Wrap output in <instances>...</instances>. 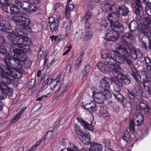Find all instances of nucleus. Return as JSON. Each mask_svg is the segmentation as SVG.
<instances>
[{
	"instance_id": "obj_64",
	"label": "nucleus",
	"mask_w": 151,
	"mask_h": 151,
	"mask_svg": "<svg viewBox=\"0 0 151 151\" xmlns=\"http://www.w3.org/2000/svg\"><path fill=\"white\" fill-rule=\"evenodd\" d=\"M146 5L148 9L151 8V0H147L146 2Z\"/></svg>"
},
{
	"instance_id": "obj_4",
	"label": "nucleus",
	"mask_w": 151,
	"mask_h": 151,
	"mask_svg": "<svg viewBox=\"0 0 151 151\" xmlns=\"http://www.w3.org/2000/svg\"><path fill=\"white\" fill-rule=\"evenodd\" d=\"M8 56L17 63L19 69L22 68V65L20 62L25 61L27 60V55L22 53L20 50L11 46L10 50L8 52Z\"/></svg>"
},
{
	"instance_id": "obj_51",
	"label": "nucleus",
	"mask_w": 151,
	"mask_h": 151,
	"mask_svg": "<svg viewBox=\"0 0 151 151\" xmlns=\"http://www.w3.org/2000/svg\"><path fill=\"white\" fill-rule=\"evenodd\" d=\"M0 53L4 55L7 54V51L5 47L3 45H0Z\"/></svg>"
},
{
	"instance_id": "obj_35",
	"label": "nucleus",
	"mask_w": 151,
	"mask_h": 151,
	"mask_svg": "<svg viewBox=\"0 0 151 151\" xmlns=\"http://www.w3.org/2000/svg\"><path fill=\"white\" fill-rule=\"evenodd\" d=\"M21 1V0L20 1ZM20 4V7L26 12H28L31 4L26 1H24L19 3Z\"/></svg>"
},
{
	"instance_id": "obj_41",
	"label": "nucleus",
	"mask_w": 151,
	"mask_h": 151,
	"mask_svg": "<svg viewBox=\"0 0 151 151\" xmlns=\"http://www.w3.org/2000/svg\"><path fill=\"white\" fill-rule=\"evenodd\" d=\"M83 35V30L81 29H79L76 33L75 35V38L77 40H79L82 38Z\"/></svg>"
},
{
	"instance_id": "obj_6",
	"label": "nucleus",
	"mask_w": 151,
	"mask_h": 151,
	"mask_svg": "<svg viewBox=\"0 0 151 151\" xmlns=\"http://www.w3.org/2000/svg\"><path fill=\"white\" fill-rule=\"evenodd\" d=\"M21 0H0L1 8L4 11L7 12H11L12 4H18Z\"/></svg>"
},
{
	"instance_id": "obj_56",
	"label": "nucleus",
	"mask_w": 151,
	"mask_h": 151,
	"mask_svg": "<svg viewBox=\"0 0 151 151\" xmlns=\"http://www.w3.org/2000/svg\"><path fill=\"white\" fill-rule=\"evenodd\" d=\"M145 60L146 63V65L147 68V67H148V66L151 65V61L148 57H146L145 58Z\"/></svg>"
},
{
	"instance_id": "obj_45",
	"label": "nucleus",
	"mask_w": 151,
	"mask_h": 151,
	"mask_svg": "<svg viewBox=\"0 0 151 151\" xmlns=\"http://www.w3.org/2000/svg\"><path fill=\"white\" fill-rule=\"evenodd\" d=\"M101 114L102 116L104 117L105 119L108 118L109 116V112L107 111L106 107H105V109L103 110V111Z\"/></svg>"
},
{
	"instance_id": "obj_9",
	"label": "nucleus",
	"mask_w": 151,
	"mask_h": 151,
	"mask_svg": "<svg viewBox=\"0 0 151 151\" xmlns=\"http://www.w3.org/2000/svg\"><path fill=\"white\" fill-rule=\"evenodd\" d=\"M19 40H18V43H15V44H12L11 45V47H17V46L23 47L24 45H30L32 44V42L31 39L28 37L23 36H19Z\"/></svg>"
},
{
	"instance_id": "obj_15",
	"label": "nucleus",
	"mask_w": 151,
	"mask_h": 151,
	"mask_svg": "<svg viewBox=\"0 0 151 151\" xmlns=\"http://www.w3.org/2000/svg\"><path fill=\"white\" fill-rule=\"evenodd\" d=\"M114 51L113 52H114ZM114 53V55H115ZM115 56V55H114ZM116 58L112 56V55H109L108 57H107L106 58V62L108 65L109 64L111 66H114L116 65H119V64H121L123 63V61L122 60H120L119 59L117 60V58L118 57L115 56Z\"/></svg>"
},
{
	"instance_id": "obj_42",
	"label": "nucleus",
	"mask_w": 151,
	"mask_h": 151,
	"mask_svg": "<svg viewBox=\"0 0 151 151\" xmlns=\"http://www.w3.org/2000/svg\"><path fill=\"white\" fill-rule=\"evenodd\" d=\"M66 87L64 85L61 84L57 90V92L59 93V95H60L65 91Z\"/></svg>"
},
{
	"instance_id": "obj_20",
	"label": "nucleus",
	"mask_w": 151,
	"mask_h": 151,
	"mask_svg": "<svg viewBox=\"0 0 151 151\" xmlns=\"http://www.w3.org/2000/svg\"><path fill=\"white\" fill-rule=\"evenodd\" d=\"M135 99L137 100H140L142 96L143 89L142 87L140 84H137L135 88Z\"/></svg>"
},
{
	"instance_id": "obj_26",
	"label": "nucleus",
	"mask_w": 151,
	"mask_h": 151,
	"mask_svg": "<svg viewBox=\"0 0 151 151\" xmlns=\"http://www.w3.org/2000/svg\"><path fill=\"white\" fill-rule=\"evenodd\" d=\"M11 59L8 57H5L4 59L5 69L6 71H9L13 68L12 66Z\"/></svg>"
},
{
	"instance_id": "obj_49",
	"label": "nucleus",
	"mask_w": 151,
	"mask_h": 151,
	"mask_svg": "<svg viewBox=\"0 0 151 151\" xmlns=\"http://www.w3.org/2000/svg\"><path fill=\"white\" fill-rule=\"evenodd\" d=\"M37 10V8L36 5L31 4L28 12H36Z\"/></svg>"
},
{
	"instance_id": "obj_12",
	"label": "nucleus",
	"mask_w": 151,
	"mask_h": 151,
	"mask_svg": "<svg viewBox=\"0 0 151 151\" xmlns=\"http://www.w3.org/2000/svg\"><path fill=\"white\" fill-rule=\"evenodd\" d=\"M129 12L128 7L124 4L118 5L116 12V15L124 17L128 15Z\"/></svg>"
},
{
	"instance_id": "obj_52",
	"label": "nucleus",
	"mask_w": 151,
	"mask_h": 151,
	"mask_svg": "<svg viewBox=\"0 0 151 151\" xmlns=\"http://www.w3.org/2000/svg\"><path fill=\"white\" fill-rule=\"evenodd\" d=\"M140 117L139 118V119H137L136 120L137 123L136 125L139 126L143 122L144 118L143 115H141Z\"/></svg>"
},
{
	"instance_id": "obj_47",
	"label": "nucleus",
	"mask_w": 151,
	"mask_h": 151,
	"mask_svg": "<svg viewBox=\"0 0 151 151\" xmlns=\"http://www.w3.org/2000/svg\"><path fill=\"white\" fill-rule=\"evenodd\" d=\"M103 93L104 100L105 99H109L111 96V93L109 92V90L105 91V92H103Z\"/></svg>"
},
{
	"instance_id": "obj_22",
	"label": "nucleus",
	"mask_w": 151,
	"mask_h": 151,
	"mask_svg": "<svg viewBox=\"0 0 151 151\" xmlns=\"http://www.w3.org/2000/svg\"><path fill=\"white\" fill-rule=\"evenodd\" d=\"M138 26V23L135 20L131 21L128 25V27L130 33L133 35L135 33V31Z\"/></svg>"
},
{
	"instance_id": "obj_14",
	"label": "nucleus",
	"mask_w": 151,
	"mask_h": 151,
	"mask_svg": "<svg viewBox=\"0 0 151 151\" xmlns=\"http://www.w3.org/2000/svg\"><path fill=\"white\" fill-rule=\"evenodd\" d=\"M96 66L99 70L104 73H108L110 71L111 67L109 66L108 64L104 62H99Z\"/></svg>"
},
{
	"instance_id": "obj_21",
	"label": "nucleus",
	"mask_w": 151,
	"mask_h": 151,
	"mask_svg": "<svg viewBox=\"0 0 151 151\" xmlns=\"http://www.w3.org/2000/svg\"><path fill=\"white\" fill-rule=\"evenodd\" d=\"M116 6L115 3L114 2L113 4L106 3L102 5V10L104 12H107L110 11H112Z\"/></svg>"
},
{
	"instance_id": "obj_43",
	"label": "nucleus",
	"mask_w": 151,
	"mask_h": 151,
	"mask_svg": "<svg viewBox=\"0 0 151 151\" xmlns=\"http://www.w3.org/2000/svg\"><path fill=\"white\" fill-rule=\"evenodd\" d=\"M35 78L31 79L28 83L27 86L28 87L29 89L33 88L35 86Z\"/></svg>"
},
{
	"instance_id": "obj_25",
	"label": "nucleus",
	"mask_w": 151,
	"mask_h": 151,
	"mask_svg": "<svg viewBox=\"0 0 151 151\" xmlns=\"http://www.w3.org/2000/svg\"><path fill=\"white\" fill-rule=\"evenodd\" d=\"M77 120L81 123V125L84 127V129H87L91 131L93 130L94 129L93 126L92 124H89L86 121L78 118H77Z\"/></svg>"
},
{
	"instance_id": "obj_16",
	"label": "nucleus",
	"mask_w": 151,
	"mask_h": 151,
	"mask_svg": "<svg viewBox=\"0 0 151 151\" xmlns=\"http://www.w3.org/2000/svg\"><path fill=\"white\" fill-rule=\"evenodd\" d=\"M111 26L112 28V30L118 33L122 32L124 30L123 25L118 20H116L115 22H111Z\"/></svg>"
},
{
	"instance_id": "obj_24",
	"label": "nucleus",
	"mask_w": 151,
	"mask_h": 151,
	"mask_svg": "<svg viewBox=\"0 0 151 151\" xmlns=\"http://www.w3.org/2000/svg\"><path fill=\"white\" fill-rule=\"evenodd\" d=\"M142 4H136L134 11L137 16L136 18L138 21H140L142 20L140 11H142Z\"/></svg>"
},
{
	"instance_id": "obj_34",
	"label": "nucleus",
	"mask_w": 151,
	"mask_h": 151,
	"mask_svg": "<svg viewBox=\"0 0 151 151\" xmlns=\"http://www.w3.org/2000/svg\"><path fill=\"white\" fill-rule=\"evenodd\" d=\"M54 80V81H56V84H54L53 85V82H52V83L50 85V88L52 90L54 89L55 88V87L58 84V83L61 82L62 80L61 75V74L59 75L55 79H53L52 78V80Z\"/></svg>"
},
{
	"instance_id": "obj_1",
	"label": "nucleus",
	"mask_w": 151,
	"mask_h": 151,
	"mask_svg": "<svg viewBox=\"0 0 151 151\" xmlns=\"http://www.w3.org/2000/svg\"><path fill=\"white\" fill-rule=\"evenodd\" d=\"M12 21L18 23L16 28V32L19 36L29 33L31 29L29 28L31 22L29 19L22 16H14L12 19Z\"/></svg>"
},
{
	"instance_id": "obj_58",
	"label": "nucleus",
	"mask_w": 151,
	"mask_h": 151,
	"mask_svg": "<svg viewBox=\"0 0 151 151\" xmlns=\"http://www.w3.org/2000/svg\"><path fill=\"white\" fill-rule=\"evenodd\" d=\"M67 151H79L78 149L74 145L73 147L67 148Z\"/></svg>"
},
{
	"instance_id": "obj_38",
	"label": "nucleus",
	"mask_w": 151,
	"mask_h": 151,
	"mask_svg": "<svg viewBox=\"0 0 151 151\" xmlns=\"http://www.w3.org/2000/svg\"><path fill=\"white\" fill-rule=\"evenodd\" d=\"M16 47L18 49L22 51V52L24 53L27 54L30 51V47L29 45H24L23 47H19L17 46Z\"/></svg>"
},
{
	"instance_id": "obj_7",
	"label": "nucleus",
	"mask_w": 151,
	"mask_h": 151,
	"mask_svg": "<svg viewBox=\"0 0 151 151\" xmlns=\"http://www.w3.org/2000/svg\"><path fill=\"white\" fill-rule=\"evenodd\" d=\"M5 86L0 87V99H5L7 96H12L13 94V89L8 86L4 88ZM3 109V104L0 101V110Z\"/></svg>"
},
{
	"instance_id": "obj_48",
	"label": "nucleus",
	"mask_w": 151,
	"mask_h": 151,
	"mask_svg": "<svg viewBox=\"0 0 151 151\" xmlns=\"http://www.w3.org/2000/svg\"><path fill=\"white\" fill-rule=\"evenodd\" d=\"M128 95L129 99L132 100H133L135 99V93L132 90H128Z\"/></svg>"
},
{
	"instance_id": "obj_27",
	"label": "nucleus",
	"mask_w": 151,
	"mask_h": 151,
	"mask_svg": "<svg viewBox=\"0 0 151 151\" xmlns=\"http://www.w3.org/2000/svg\"><path fill=\"white\" fill-rule=\"evenodd\" d=\"M120 45H118V47H117V48L118 49V51L115 50L114 52V55H115V56L116 57H118V59H119L120 60H122V61H123V63L124 62H125L128 65H131L132 63V61L131 60H129V59L127 58L124 57H123V56H125V55H122V53L121 52H120L119 53L122 56L121 58H119V57L118 56L116 55V53H115L116 52H119V47Z\"/></svg>"
},
{
	"instance_id": "obj_36",
	"label": "nucleus",
	"mask_w": 151,
	"mask_h": 151,
	"mask_svg": "<svg viewBox=\"0 0 151 151\" xmlns=\"http://www.w3.org/2000/svg\"><path fill=\"white\" fill-rule=\"evenodd\" d=\"M91 17V13L89 12H87L83 17L82 19V22L83 23H85V25H88V23L90 24L88 20Z\"/></svg>"
},
{
	"instance_id": "obj_62",
	"label": "nucleus",
	"mask_w": 151,
	"mask_h": 151,
	"mask_svg": "<svg viewBox=\"0 0 151 151\" xmlns=\"http://www.w3.org/2000/svg\"><path fill=\"white\" fill-rule=\"evenodd\" d=\"M56 20L53 17H51L48 19V22L49 24H51L52 23L55 22Z\"/></svg>"
},
{
	"instance_id": "obj_39",
	"label": "nucleus",
	"mask_w": 151,
	"mask_h": 151,
	"mask_svg": "<svg viewBox=\"0 0 151 151\" xmlns=\"http://www.w3.org/2000/svg\"><path fill=\"white\" fill-rule=\"evenodd\" d=\"M12 13L13 14H18L19 13L21 12L20 9L15 6L12 5V8H11Z\"/></svg>"
},
{
	"instance_id": "obj_32",
	"label": "nucleus",
	"mask_w": 151,
	"mask_h": 151,
	"mask_svg": "<svg viewBox=\"0 0 151 151\" xmlns=\"http://www.w3.org/2000/svg\"><path fill=\"white\" fill-rule=\"evenodd\" d=\"M91 69V65L89 64L87 65L81 71V73L83 74V76L82 77L83 80H84L86 79V75L88 73Z\"/></svg>"
},
{
	"instance_id": "obj_33",
	"label": "nucleus",
	"mask_w": 151,
	"mask_h": 151,
	"mask_svg": "<svg viewBox=\"0 0 151 151\" xmlns=\"http://www.w3.org/2000/svg\"><path fill=\"white\" fill-rule=\"evenodd\" d=\"M119 65H116L115 67H113L112 72L113 74L116 77H120L123 73L121 72L119 69Z\"/></svg>"
},
{
	"instance_id": "obj_55",
	"label": "nucleus",
	"mask_w": 151,
	"mask_h": 151,
	"mask_svg": "<svg viewBox=\"0 0 151 151\" xmlns=\"http://www.w3.org/2000/svg\"><path fill=\"white\" fill-rule=\"evenodd\" d=\"M6 20L0 19V29H1L2 28L6 27Z\"/></svg>"
},
{
	"instance_id": "obj_53",
	"label": "nucleus",
	"mask_w": 151,
	"mask_h": 151,
	"mask_svg": "<svg viewBox=\"0 0 151 151\" xmlns=\"http://www.w3.org/2000/svg\"><path fill=\"white\" fill-rule=\"evenodd\" d=\"M104 145L108 148L110 147L111 145V142L110 141L107 139H104L102 142Z\"/></svg>"
},
{
	"instance_id": "obj_61",
	"label": "nucleus",
	"mask_w": 151,
	"mask_h": 151,
	"mask_svg": "<svg viewBox=\"0 0 151 151\" xmlns=\"http://www.w3.org/2000/svg\"><path fill=\"white\" fill-rule=\"evenodd\" d=\"M140 41L143 48H144L145 50H147V45L146 43L142 39H141Z\"/></svg>"
},
{
	"instance_id": "obj_31",
	"label": "nucleus",
	"mask_w": 151,
	"mask_h": 151,
	"mask_svg": "<svg viewBox=\"0 0 151 151\" xmlns=\"http://www.w3.org/2000/svg\"><path fill=\"white\" fill-rule=\"evenodd\" d=\"M7 38L9 41H12L13 42H14L10 45L9 47L10 48L11 45L14 44L15 43H18L19 36L18 35L17 36L16 35L11 34L7 36Z\"/></svg>"
},
{
	"instance_id": "obj_19",
	"label": "nucleus",
	"mask_w": 151,
	"mask_h": 151,
	"mask_svg": "<svg viewBox=\"0 0 151 151\" xmlns=\"http://www.w3.org/2000/svg\"><path fill=\"white\" fill-rule=\"evenodd\" d=\"M134 37L133 34L127 32L124 34L121 38V42L124 44L127 45L128 43L130 40H133Z\"/></svg>"
},
{
	"instance_id": "obj_37",
	"label": "nucleus",
	"mask_w": 151,
	"mask_h": 151,
	"mask_svg": "<svg viewBox=\"0 0 151 151\" xmlns=\"http://www.w3.org/2000/svg\"><path fill=\"white\" fill-rule=\"evenodd\" d=\"M59 20L56 19L55 22L52 23L50 24V27L52 32L56 31L58 27V23Z\"/></svg>"
},
{
	"instance_id": "obj_8",
	"label": "nucleus",
	"mask_w": 151,
	"mask_h": 151,
	"mask_svg": "<svg viewBox=\"0 0 151 151\" xmlns=\"http://www.w3.org/2000/svg\"><path fill=\"white\" fill-rule=\"evenodd\" d=\"M144 25L141 28L142 32L146 35L150 34V30H151V19L150 17L144 16L143 18Z\"/></svg>"
},
{
	"instance_id": "obj_13",
	"label": "nucleus",
	"mask_w": 151,
	"mask_h": 151,
	"mask_svg": "<svg viewBox=\"0 0 151 151\" xmlns=\"http://www.w3.org/2000/svg\"><path fill=\"white\" fill-rule=\"evenodd\" d=\"M110 83H111V78L106 77L102 79L99 86L100 90L102 92L109 90Z\"/></svg>"
},
{
	"instance_id": "obj_50",
	"label": "nucleus",
	"mask_w": 151,
	"mask_h": 151,
	"mask_svg": "<svg viewBox=\"0 0 151 151\" xmlns=\"http://www.w3.org/2000/svg\"><path fill=\"white\" fill-rule=\"evenodd\" d=\"M130 137V134L127 131H125L124 134L123 136L122 139L123 140L127 141L128 140Z\"/></svg>"
},
{
	"instance_id": "obj_11",
	"label": "nucleus",
	"mask_w": 151,
	"mask_h": 151,
	"mask_svg": "<svg viewBox=\"0 0 151 151\" xmlns=\"http://www.w3.org/2000/svg\"><path fill=\"white\" fill-rule=\"evenodd\" d=\"M119 35V33L112 30L107 31L104 37V39L107 41L114 42L118 39Z\"/></svg>"
},
{
	"instance_id": "obj_23",
	"label": "nucleus",
	"mask_w": 151,
	"mask_h": 151,
	"mask_svg": "<svg viewBox=\"0 0 151 151\" xmlns=\"http://www.w3.org/2000/svg\"><path fill=\"white\" fill-rule=\"evenodd\" d=\"M86 34L84 39L86 41L89 40L91 38L93 32L91 31L90 24L88 23V25H85Z\"/></svg>"
},
{
	"instance_id": "obj_59",
	"label": "nucleus",
	"mask_w": 151,
	"mask_h": 151,
	"mask_svg": "<svg viewBox=\"0 0 151 151\" xmlns=\"http://www.w3.org/2000/svg\"><path fill=\"white\" fill-rule=\"evenodd\" d=\"M135 114L136 115V119H139V118L140 117L141 115H143L141 114V112L140 110H137L135 112Z\"/></svg>"
},
{
	"instance_id": "obj_46",
	"label": "nucleus",
	"mask_w": 151,
	"mask_h": 151,
	"mask_svg": "<svg viewBox=\"0 0 151 151\" xmlns=\"http://www.w3.org/2000/svg\"><path fill=\"white\" fill-rule=\"evenodd\" d=\"M116 15V13H110L109 14L108 19L109 22H110V24L111 22H115L114 18Z\"/></svg>"
},
{
	"instance_id": "obj_30",
	"label": "nucleus",
	"mask_w": 151,
	"mask_h": 151,
	"mask_svg": "<svg viewBox=\"0 0 151 151\" xmlns=\"http://www.w3.org/2000/svg\"><path fill=\"white\" fill-rule=\"evenodd\" d=\"M120 89H119V90L117 91L115 89H114V91L113 92V93L114 97L118 100L119 101L122 103H123L124 100V96L119 92V91Z\"/></svg>"
},
{
	"instance_id": "obj_44",
	"label": "nucleus",
	"mask_w": 151,
	"mask_h": 151,
	"mask_svg": "<svg viewBox=\"0 0 151 151\" xmlns=\"http://www.w3.org/2000/svg\"><path fill=\"white\" fill-rule=\"evenodd\" d=\"M0 30L9 33H12L13 31L12 27L11 26H9L7 27L6 26V27H4V28H2L1 29H0Z\"/></svg>"
},
{
	"instance_id": "obj_5",
	"label": "nucleus",
	"mask_w": 151,
	"mask_h": 151,
	"mask_svg": "<svg viewBox=\"0 0 151 151\" xmlns=\"http://www.w3.org/2000/svg\"><path fill=\"white\" fill-rule=\"evenodd\" d=\"M132 74L137 81H139L143 84L145 90L150 95H151V81L149 80L147 75H140L137 72L132 71Z\"/></svg>"
},
{
	"instance_id": "obj_10",
	"label": "nucleus",
	"mask_w": 151,
	"mask_h": 151,
	"mask_svg": "<svg viewBox=\"0 0 151 151\" xmlns=\"http://www.w3.org/2000/svg\"><path fill=\"white\" fill-rule=\"evenodd\" d=\"M76 130L77 134L80 135V139L85 144L88 145L91 141L90 136L88 134L82 132L78 127H76Z\"/></svg>"
},
{
	"instance_id": "obj_2",
	"label": "nucleus",
	"mask_w": 151,
	"mask_h": 151,
	"mask_svg": "<svg viewBox=\"0 0 151 151\" xmlns=\"http://www.w3.org/2000/svg\"><path fill=\"white\" fill-rule=\"evenodd\" d=\"M119 52H121L122 55H124L126 57H128L131 55L134 59H137L138 60H145V57L143 53L139 51H137L134 47L131 49L127 46L123 45H120L119 47ZM120 52H116V55L120 58H121V55Z\"/></svg>"
},
{
	"instance_id": "obj_17",
	"label": "nucleus",
	"mask_w": 151,
	"mask_h": 151,
	"mask_svg": "<svg viewBox=\"0 0 151 151\" xmlns=\"http://www.w3.org/2000/svg\"><path fill=\"white\" fill-rule=\"evenodd\" d=\"M81 107L86 109L87 111H89L91 114H92L97 110L96 103L94 101H91L90 102L87 103L85 105L82 104Z\"/></svg>"
},
{
	"instance_id": "obj_63",
	"label": "nucleus",
	"mask_w": 151,
	"mask_h": 151,
	"mask_svg": "<svg viewBox=\"0 0 151 151\" xmlns=\"http://www.w3.org/2000/svg\"><path fill=\"white\" fill-rule=\"evenodd\" d=\"M38 145V144L33 145L32 147H31L29 148L28 150V151H34L37 148Z\"/></svg>"
},
{
	"instance_id": "obj_29",
	"label": "nucleus",
	"mask_w": 151,
	"mask_h": 151,
	"mask_svg": "<svg viewBox=\"0 0 151 151\" xmlns=\"http://www.w3.org/2000/svg\"><path fill=\"white\" fill-rule=\"evenodd\" d=\"M103 147L102 145L93 143L91 144L89 148L90 151H102Z\"/></svg>"
},
{
	"instance_id": "obj_40",
	"label": "nucleus",
	"mask_w": 151,
	"mask_h": 151,
	"mask_svg": "<svg viewBox=\"0 0 151 151\" xmlns=\"http://www.w3.org/2000/svg\"><path fill=\"white\" fill-rule=\"evenodd\" d=\"M120 77L123 83H125L126 85H128L130 83V80L126 76L123 74H122V76Z\"/></svg>"
},
{
	"instance_id": "obj_60",
	"label": "nucleus",
	"mask_w": 151,
	"mask_h": 151,
	"mask_svg": "<svg viewBox=\"0 0 151 151\" xmlns=\"http://www.w3.org/2000/svg\"><path fill=\"white\" fill-rule=\"evenodd\" d=\"M109 21L108 20H103L101 22V25L104 27H106L108 24Z\"/></svg>"
},
{
	"instance_id": "obj_54",
	"label": "nucleus",
	"mask_w": 151,
	"mask_h": 151,
	"mask_svg": "<svg viewBox=\"0 0 151 151\" xmlns=\"http://www.w3.org/2000/svg\"><path fill=\"white\" fill-rule=\"evenodd\" d=\"M135 121L130 120L129 122L130 129L134 130L135 129V126L136 125V123H135Z\"/></svg>"
},
{
	"instance_id": "obj_28",
	"label": "nucleus",
	"mask_w": 151,
	"mask_h": 151,
	"mask_svg": "<svg viewBox=\"0 0 151 151\" xmlns=\"http://www.w3.org/2000/svg\"><path fill=\"white\" fill-rule=\"evenodd\" d=\"M111 83H114L116 85L119 87H122L123 86V83L121 77H113L111 78Z\"/></svg>"
},
{
	"instance_id": "obj_18",
	"label": "nucleus",
	"mask_w": 151,
	"mask_h": 151,
	"mask_svg": "<svg viewBox=\"0 0 151 151\" xmlns=\"http://www.w3.org/2000/svg\"><path fill=\"white\" fill-rule=\"evenodd\" d=\"M93 98L95 100L94 101L97 102L98 103L100 104L104 102L103 93V92H96L95 91H93Z\"/></svg>"
},
{
	"instance_id": "obj_3",
	"label": "nucleus",
	"mask_w": 151,
	"mask_h": 151,
	"mask_svg": "<svg viewBox=\"0 0 151 151\" xmlns=\"http://www.w3.org/2000/svg\"><path fill=\"white\" fill-rule=\"evenodd\" d=\"M19 69V66L15 67L9 71H1L0 76L2 78V82L5 87L11 83L12 81L14 80L15 78H20L22 76V73Z\"/></svg>"
},
{
	"instance_id": "obj_57",
	"label": "nucleus",
	"mask_w": 151,
	"mask_h": 151,
	"mask_svg": "<svg viewBox=\"0 0 151 151\" xmlns=\"http://www.w3.org/2000/svg\"><path fill=\"white\" fill-rule=\"evenodd\" d=\"M21 115L19 113L17 114L14 117V118L12 119L11 121L12 123H14L17 121L20 117Z\"/></svg>"
}]
</instances>
